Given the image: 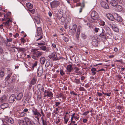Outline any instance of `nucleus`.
Wrapping results in <instances>:
<instances>
[{
  "label": "nucleus",
  "instance_id": "obj_1",
  "mask_svg": "<svg viewBox=\"0 0 125 125\" xmlns=\"http://www.w3.org/2000/svg\"><path fill=\"white\" fill-rule=\"evenodd\" d=\"M91 18L93 20H90L89 21L92 23H94L95 22H97L96 20H99L100 18L99 14L97 13L95 11H93L92 12L91 14Z\"/></svg>",
  "mask_w": 125,
  "mask_h": 125
},
{
  "label": "nucleus",
  "instance_id": "obj_2",
  "mask_svg": "<svg viewBox=\"0 0 125 125\" xmlns=\"http://www.w3.org/2000/svg\"><path fill=\"white\" fill-rule=\"evenodd\" d=\"M13 119L11 117H7L6 119H3L0 121V123H2L3 125H9V123L12 124L14 123Z\"/></svg>",
  "mask_w": 125,
  "mask_h": 125
},
{
  "label": "nucleus",
  "instance_id": "obj_3",
  "mask_svg": "<svg viewBox=\"0 0 125 125\" xmlns=\"http://www.w3.org/2000/svg\"><path fill=\"white\" fill-rule=\"evenodd\" d=\"M60 2L59 1L54 0L50 3L51 6L52 8H56L59 6Z\"/></svg>",
  "mask_w": 125,
  "mask_h": 125
},
{
  "label": "nucleus",
  "instance_id": "obj_4",
  "mask_svg": "<svg viewBox=\"0 0 125 125\" xmlns=\"http://www.w3.org/2000/svg\"><path fill=\"white\" fill-rule=\"evenodd\" d=\"M24 120L26 125H35L36 124L34 121H32L28 117H25Z\"/></svg>",
  "mask_w": 125,
  "mask_h": 125
},
{
  "label": "nucleus",
  "instance_id": "obj_5",
  "mask_svg": "<svg viewBox=\"0 0 125 125\" xmlns=\"http://www.w3.org/2000/svg\"><path fill=\"white\" fill-rule=\"evenodd\" d=\"M85 1L84 0H83L82 3L79 2L76 4V7L79 6L81 7V8L79 10L80 13L82 12L83 9L84 7L85 6Z\"/></svg>",
  "mask_w": 125,
  "mask_h": 125
},
{
  "label": "nucleus",
  "instance_id": "obj_6",
  "mask_svg": "<svg viewBox=\"0 0 125 125\" xmlns=\"http://www.w3.org/2000/svg\"><path fill=\"white\" fill-rule=\"evenodd\" d=\"M100 34L99 36L102 38L106 39V33L104 29L102 28L101 31L100 32Z\"/></svg>",
  "mask_w": 125,
  "mask_h": 125
},
{
  "label": "nucleus",
  "instance_id": "obj_7",
  "mask_svg": "<svg viewBox=\"0 0 125 125\" xmlns=\"http://www.w3.org/2000/svg\"><path fill=\"white\" fill-rule=\"evenodd\" d=\"M32 112L33 115L35 116H41L42 115L39 112L37 109H35L34 107H33L32 108Z\"/></svg>",
  "mask_w": 125,
  "mask_h": 125
},
{
  "label": "nucleus",
  "instance_id": "obj_8",
  "mask_svg": "<svg viewBox=\"0 0 125 125\" xmlns=\"http://www.w3.org/2000/svg\"><path fill=\"white\" fill-rule=\"evenodd\" d=\"M16 96L14 94H12L10 96L9 99V102L10 103H13L15 100Z\"/></svg>",
  "mask_w": 125,
  "mask_h": 125
},
{
  "label": "nucleus",
  "instance_id": "obj_9",
  "mask_svg": "<svg viewBox=\"0 0 125 125\" xmlns=\"http://www.w3.org/2000/svg\"><path fill=\"white\" fill-rule=\"evenodd\" d=\"M49 57L50 59H52L53 61H56L59 60L57 56V54L55 52L52 53L51 54L49 55Z\"/></svg>",
  "mask_w": 125,
  "mask_h": 125
},
{
  "label": "nucleus",
  "instance_id": "obj_10",
  "mask_svg": "<svg viewBox=\"0 0 125 125\" xmlns=\"http://www.w3.org/2000/svg\"><path fill=\"white\" fill-rule=\"evenodd\" d=\"M115 16V20L119 22H121L123 21V19L122 17L118 14L117 13L114 14Z\"/></svg>",
  "mask_w": 125,
  "mask_h": 125
},
{
  "label": "nucleus",
  "instance_id": "obj_11",
  "mask_svg": "<svg viewBox=\"0 0 125 125\" xmlns=\"http://www.w3.org/2000/svg\"><path fill=\"white\" fill-rule=\"evenodd\" d=\"M43 73V69L42 67H39L37 70V76L40 77L42 74Z\"/></svg>",
  "mask_w": 125,
  "mask_h": 125
},
{
  "label": "nucleus",
  "instance_id": "obj_12",
  "mask_svg": "<svg viewBox=\"0 0 125 125\" xmlns=\"http://www.w3.org/2000/svg\"><path fill=\"white\" fill-rule=\"evenodd\" d=\"M66 69L67 70V71H66V73L68 74H70V73L73 70L72 65L71 64H69L67 66Z\"/></svg>",
  "mask_w": 125,
  "mask_h": 125
},
{
  "label": "nucleus",
  "instance_id": "obj_13",
  "mask_svg": "<svg viewBox=\"0 0 125 125\" xmlns=\"http://www.w3.org/2000/svg\"><path fill=\"white\" fill-rule=\"evenodd\" d=\"M81 27L80 26H79L78 27L77 31L76 32V37L78 40H79V37L80 33V30H81Z\"/></svg>",
  "mask_w": 125,
  "mask_h": 125
},
{
  "label": "nucleus",
  "instance_id": "obj_14",
  "mask_svg": "<svg viewBox=\"0 0 125 125\" xmlns=\"http://www.w3.org/2000/svg\"><path fill=\"white\" fill-rule=\"evenodd\" d=\"M101 6L104 9H108L109 8L108 4L104 1H102L100 3Z\"/></svg>",
  "mask_w": 125,
  "mask_h": 125
},
{
  "label": "nucleus",
  "instance_id": "obj_15",
  "mask_svg": "<svg viewBox=\"0 0 125 125\" xmlns=\"http://www.w3.org/2000/svg\"><path fill=\"white\" fill-rule=\"evenodd\" d=\"M106 16L107 18L112 21H114L115 20L114 15L113 16L111 13H108L106 14Z\"/></svg>",
  "mask_w": 125,
  "mask_h": 125
},
{
  "label": "nucleus",
  "instance_id": "obj_16",
  "mask_svg": "<svg viewBox=\"0 0 125 125\" xmlns=\"http://www.w3.org/2000/svg\"><path fill=\"white\" fill-rule=\"evenodd\" d=\"M77 28V26L75 24H73L72 26H70L69 27V29L71 30L73 32V33H74L76 31Z\"/></svg>",
  "mask_w": 125,
  "mask_h": 125
},
{
  "label": "nucleus",
  "instance_id": "obj_17",
  "mask_svg": "<svg viewBox=\"0 0 125 125\" xmlns=\"http://www.w3.org/2000/svg\"><path fill=\"white\" fill-rule=\"evenodd\" d=\"M42 29L41 27H37L36 28L37 35L39 36L41 34H42Z\"/></svg>",
  "mask_w": 125,
  "mask_h": 125
},
{
  "label": "nucleus",
  "instance_id": "obj_18",
  "mask_svg": "<svg viewBox=\"0 0 125 125\" xmlns=\"http://www.w3.org/2000/svg\"><path fill=\"white\" fill-rule=\"evenodd\" d=\"M31 96L27 94L26 96H24L23 98V100H24V102L26 103V102H28L30 99Z\"/></svg>",
  "mask_w": 125,
  "mask_h": 125
},
{
  "label": "nucleus",
  "instance_id": "obj_19",
  "mask_svg": "<svg viewBox=\"0 0 125 125\" xmlns=\"http://www.w3.org/2000/svg\"><path fill=\"white\" fill-rule=\"evenodd\" d=\"M23 95V93L22 92L19 93L16 96V99L17 100H20L22 98Z\"/></svg>",
  "mask_w": 125,
  "mask_h": 125
},
{
  "label": "nucleus",
  "instance_id": "obj_20",
  "mask_svg": "<svg viewBox=\"0 0 125 125\" xmlns=\"http://www.w3.org/2000/svg\"><path fill=\"white\" fill-rule=\"evenodd\" d=\"M63 15V13L61 11L58 12L57 14V17L59 20L61 19Z\"/></svg>",
  "mask_w": 125,
  "mask_h": 125
},
{
  "label": "nucleus",
  "instance_id": "obj_21",
  "mask_svg": "<svg viewBox=\"0 0 125 125\" xmlns=\"http://www.w3.org/2000/svg\"><path fill=\"white\" fill-rule=\"evenodd\" d=\"M53 94L52 92L48 91H47L46 92V94H44V97H45L47 96L49 97H53Z\"/></svg>",
  "mask_w": 125,
  "mask_h": 125
},
{
  "label": "nucleus",
  "instance_id": "obj_22",
  "mask_svg": "<svg viewBox=\"0 0 125 125\" xmlns=\"http://www.w3.org/2000/svg\"><path fill=\"white\" fill-rule=\"evenodd\" d=\"M7 100V97L6 96L4 95H3L0 98V103L6 102Z\"/></svg>",
  "mask_w": 125,
  "mask_h": 125
},
{
  "label": "nucleus",
  "instance_id": "obj_23",
  "mask_svg": "<svg viewBox=\"0 0 125 125\" xmlns=\"http://www.w3.org/2000/svg\"><path fill=\"white\" fill-rule=\"evenodd\" d=\"M111 27L113 31L116 32H118L119 30L118 27L116 25L114 24L112 25Z\"/></svg>",
  "mask_w": 125,
  "mask_h": 125
},
{
  "label": "nucleus",
  "instance_id": "obj_24",
  "mask_svg": "<svg viewBox=\"0 0 125 125\" xmlns=\"http://www.w3.org/2000/svg\"><path fill=\"white\" fill-rule=\"evenodd\" d=\"M0 105V108L2 109H4L7 108L9 106V104L8 103L6 102Z\"/></svg>",
  "mask_w": 125,
  "mask_h": 125
},
{
  "label": "nucleus",
  "instance_id": "obj_25",
  "mask_svg": "<svg viewBox=\"0 0 125 125\" xmlns=\"http://www.w3.org/2000/svg\"><path fill=\"white\" fill-rule=\"evenodd\" d=\"M110 4L113 7H115L118 4L115 0H112L110 1Z\"/></svg>",
  "mask_w": 125,
  "mask_h": 125
},
{
  "label": "nucleus",
  "instance_id": "obj_26",
  "mask_svg": "<svg viewBox=\"0 0 125 125\" xmlns=\"http://www.w3.org/2000/svg\"><path fill=\"white\" fill-rule=\"evenodd\" d=\"M11 12H9L6 14H4V18L3 19H2V21L6 20L7 19H8V16L11 15Z\"/></svg>",
  "mask_w": 125,
  "mask_h": 125
},
{
  "label": "nucleus",
  "instance_id": "obj_27",
  "mask_svg": "<svg viewBox=\"0 0 125 125\" xmlns=\"http://www.w3.org/2000/svg\"><path fill=\"white\" fill-rule=\"evenodd\" d=\"M104 28L107 31V33L108 34H109V35H111L110 34H111V30L110 28L107 26H105L104 27Z\"/></svg>",
  "mask_w": 125,
  "mask_h": 125
},
{
  "label": "nucleus",
  "instance_id": "obj_28",
  "mask_svg": "<svg viewBox=\"0 0 125 125\" xmlns=\"http://www.w3.org/2000/svg\"><path fill=\"white\" fill-rule=\"evenodd\" d=\"M64 124H66L69 120V117L67 116L66 115H65L63 117Z\"/></svg>",
  "mask_w": 125,
  "mask_h": 125
},
{
  "label": "nucleus",
  "instance_id": "obj_29",
  "mask_svg": "<svg viewBox=\"0 0 125 125\" xmlns=\"http://www.w3.org/2000/svg\"><path fill=\"white\" fill-rule=\"evenodd\" d=\"M37 64V62L36 61L35 62L33 63H32L31 65H30V68L31 69L32 71L34 70L35 67H36Z\"/></svg>",
  "mask_w": 125,
  "mask_h": 125
},
{
  "label": "nucleus",
  "instance_id": "obj_30",
  "mask_svg": "<svg viewBox=\"0 0 125 125\" xmlns=\"http://www.w3.org/2000/svg\"><path fill=\"white\" fill-rule=\"evenodd\" d=\"M123 10V8L122 6L118 5L115 8V10L118 12H120Z\"/></svg>",
  "mask_w": 125,
  "mask_h": 125
},
{
  "label": "nucleus",
  "instance_id": "obj_31",
  "mask_svg": "<svg viewBox=\"0 0 125 125\" xmlns=\"http://www.w3.org/2000/svg\"><path fill=\"white\" fill-rule=\"evenodd\" d=\"M18 122L19 125H26L25 121L23 120H20Z\"/></svg>",
  "mask_w": 125,
  "mask_h": 125
},
{
  "label": "nucleus",
  "instance_id": "obj_32",
  "mask_svg": "<svg viewBox=\"0 0 125 125\" xmlns=\"http://www.w3.org/2000/svg\"><path fill=\"white\" fill-rule=\"evenodd\" d=\"M92 45L95 47L98 46V43L96 39H94L92 40Z\"/></svg>",
  "mask_w": 125,
  "mask_h": 125
},
{
  "label": "nucleus",
  "instance_id": "obj_33",
  "mask_svg": "<svg viewBox=\"0 0 125 125\" xmlns=\"http://www.w3.org/2000/svg\"><path fill=\"white\" fill-rule=\"evenodd\" d=\"M43 52L38 51L37 53L35 55L38 58H39L41 56L43 55Z\"/></svg>",
  "mask_w": 125,
  "mask_h": 125
},
{
  "label": "nucleus",
  "instance_id": "obj_34",
  "mask_svg": "<svg viewBox=\"0 0 125 125\" xmlns=\"http://www.w3.org/2000/svg\"><path fill=\"white\" fill-rule=\"evenodd\" d=\"M35 22L37 24L40 23V20L39 18L37 16H35L34 18Z\"/></svg>",
  "mask_w": 125,
  "mask_h": 125
},
{
  "label": "nucleus",
  "instance_id": "obj_35",
  "mask_svg": "<svg viewBox=\"0 0 125 125\" xmlns=\"http://www.w3.org/2000/svg\"><path fill=\"white\" fill-rule=\"evenodd\" d=\"M103 28L100 27V28H98L97 27H95L93 29L94 30L96 33L98 32H100V31H101L102 29Z\"/></svg>",
  "mask_w": 125,
  "mask_h": 125
},
{
  "label": "nucleus",
  "instance_id": "obj_36",
  "mask_svg": "<svg viewBox=\"0 0 125 125\" xmlns=\"http://www.w3.org/2000/svg\"><path fill=\"white\" fill-rule=\"evenodd\" d=\"M46 43L44 41H42L40 43H36V46H38V45H39V46L40 47V46H41L42 45H46Z\"/></svg>",
  "mask_w": 125,
  "mask_h": 125
},
{
  "label": "nucleus",
  "instance_id": "obj_37",
  "mask_svg": "<svg viewBox=\"0 0 125 125\" xmlns=\"http://www.w3.org/2000/svg\"><path fill=\"white\" fill-rule=\"evenodd\" d=\"M99 22V23L100 25L101 26H104L105 25V22L104 21L100 19L97 20Z\"/></svg>",
  "mask_w": 125,
  "mask_h": 125
},
{
  "label": "nucleus",
  "instance_id": "obj_38",
  "mask_svg": "<svg viewBox=\"0 0 125 125\" xmlns=\"http://www.w3.org/2000/svg\"><path fill=\"white\" fill-rule=\"evenodd\" d=\"M17 50L19 52H22L23 53L25 52L26 51L25 49L23 48L18 47Z\"/></svg>",
  "mask_w": 125,
  "mask_h": 125
},
{
  "label": "nucleus",
  "instance_id": "obj_39",
  "mask_svg": "<svg viewBox=\"0 0 125 125\" xmlns=\"http://www.w3.org/2000/svg\"><path fill=\"white\" fill-rule=\"evenodd\" d=\"M26 5L27 7L30 9H31L33 7L32 4L30 2L27 3L26 4Z\"/></svg>",
  "mask_w": 125,
  "mask_h": 125
},
{
  "label": "nucleus",
  "instance_id": "obj_40",
  "mask_svg": "<svg viewBox=\"0 0 125 125\" xmlns=\"http://www.w3.org/2000/svg\"><path fill=\"white\" fill-rule=\"evenodd\" d=\"M37 81V79L35 78H33L31 79L30 83L33 85L35 84Z\"/></svg>",
  "mask_w": 125,
  "mask_h": 125
},
{
  "label": "nucleus",
  "instance_id": "obj_41",
  "mask_svg": "<svg viewBox=\"0 0 125 125\" xmlns=\"http://www.w3.org/2000/svg\"><path fill=\"white\" fill-rule=\"evenodd\" d=\"M96 69L94 68L93 67L91 68V71L92 72V73L93 75H94L96 74Z\"/></svg>",
  "mask_w": 125,
  "mask_h": 125
},
{
  "label": "nucleus",
  "instance_id": "obj_42",
  "mask_svg": "<svg viewBox=\"0 0 125 125\" xmlns=\"http://www.w3.org/2000/svg\"><path fill=\"white\" fill-rule=\"evenodd\" d=\"M39 49L37 48H33L31 50V52L33 54L35 55Z\"/></svg>",
  "mask_w": 125,
  "mask_h": 125
},
{
  "label": "nucleus",
  "instance_id": "obj_43",
  "mask_svg": "<svg viewBox=\"0 0 125 125\" xmlns=\"http://www.w3.org/2000/svg\"><path fill=\"white\" fill-rule=\"evenodd\" d=\"M43 38V35L42 34H41L40 36L39 35L37 36H36V41H38L39 40H41Z\"/></svg>",
  "mask_w": 125,
  "mask_h": 125
},
{
  "label": "nucleus",
  "instance_id": "obj_44",
  "mask_svg": "<svg viewBox=\"0 0 125 125\" xmlns=\"http://www.w3.org/2000/svg\"><path fill=\"white\" fill-rule=\"evenodd\" d=\"M41 119L42 122V125H47V123L45 120H44V118L42 116L41 117Z\"/></svg>",
  "mask_w": 125,
  "mask_h": 125
},
{
  "label": "nucleus",
  "instance_id": "obj_45",
  "mask_svg": "<svg viewBox=\"0 0 125 125\" xmlns=\"http://www.w3.org/2000/svg\"><path fill=\"white\" fill-rule=\"evenodd\" d=\"M44 45H42L40 46L39 48L40 50L43 51H45L46 50L47 48L46 46Z\"/></svg>",
  "mask_w": 125,
  "mask_h": 125
},
{
  "label": "nucleus",
  "instance_id": "obj_46",
  "mask_svg": "<svg viewBox=\"0 0 125 125\" xmlns=\"http://www.w3.org/2000/svg\"><path fill=\"white\" fill-rule=\"evenodd\" d=\"M45 59L44 57H42L40 58V61L41 63L42 64H43L45 62Z\"/></svg>",
  "mask_w": 125,
  "mask_h": 125
},
{
  "label": "nucleus",
  "instance_id": "obj_47",
  "mask_svg": "<svg viewBox=\"0 0 125 125\" xmlns=\"http://www.w3.org/2000/svg\"><path fill=\"white\" fill-rule=\"evenodd\" d=\"M1 72H0V76L3 77L4 75V71L5 69L4 68H2L1 69Z\"/></svg>",
  "mask_w": 125,
  "mask_h": 125
},
{
  "label": "nucleus",
  "instance_id": "obj_48",
  "mask_svg": "<svg viewBox=\"0 0 125 125\" xmlns=\"http://www.w3.org/2000/svg\"><path fill=\"white\" fill-rule=\"evenodd\" d=\"M74 69H75V73L77 74H79L80 73V72L79 71L80 70L79 68L77 67H75L74 68Z\"/></svg>",
  "mask_w": 125,
  "mask_h": 125
},
{
  "label": "nucleus",
  "instance_id": "obj_49",
  "mask_svg": "<svg viewBox=\"0 0 125 125\" xmlns=\"http://www.w3.org/2000/svg\"><path fill=\"white\" fill-rule=\"evenodd\" d=\"M73 119L71 120V123L69 125H77V123H76V122L73 120Z\"/></svg>",
  "mask_w": 125,
  "mask_h": 125
},
{
  "label": "nucleus",
  "instance_id": "obj_50",
  "mask_svg": "<svg viewBox=\"0 0 125 125\" xmlns=\"http://www.w3.org/2000/svg\"><path fill=\"white\" fill-rule=\"evenodd\" d=\"M74 82L77 84H78L80 83V79H77L76 78H75L74 80Z\"/></svg>",
  "mask_w": 125,
  "mask_h": 125
},
{
  "label": "nucleus",
  "instance_id": "obj_51",
  "mask_svg": "<svg viewBox=\"0 0 125 125\" xmlns=\"http://www.w3.org/2000/svg\"><path fill=\"white\" fill-rule=\"evenodd\" d=\"M60 74L62 76H63L64 75L65 73L63 70L62 69H60Z\"/></svg>",
  "mask_w": 125,
  "mask_h": 125
},
{
  "label": "nucleus",
  "instance_id": "obj_52",
  "mask_svg": "<svg viewBox=\"0 0 125 125\" xmlns=\"http://www.w3.org/2000/svg\"><path fill=\"white\" fill-rule=\"evenodd\" d=\"M81 36L82 38L83 39H85L87 38V36L84 33H81Z\"/></svg>",
  "mask_w": 125,
  "mask_h": 125
},
{
  "label": "nucleus",
  "instance_id": "obj_53",
  "mask_svg": "<svg viewBox=\"0 0 125 125\" xmlns=\"http://www.w3.org/2000/svg\"><path fill=\"white\" fill-rule=\"evenodd\" d=\"M10 22H12V21L9 19L6 21L4 22L3 23L5 25H9V23Z\"/></svg>",
  "mask_w": 125,
  "mask_h": 125
},
{
  "label": "nucleus",
  "instance_id": "obj_54",
  "mask_svg": "<svg viewBox=\"0 0 125 125\" xmlns=\"http://www.w3.org/2000/svg\"><path fill=\"white\" fill-rule=\"evenodd\" d=\"M62 39L64 41L66 42H67L69 40V39L68 38L65 36H64L62 37Z\"/></svg>",
  "mask_w": 125,
  "mask_h": 125
},
{
  "label": "nucleus",
  "instance_id": "obj_55",
  "mask_svg": "<svg viewBox=\"0 0 125 125\" xmlns=\"http://www.w3.org/2000/svg\"><path fill=\"white\" fill-rule=\"evenodd\" d=\"M11 82L12 83H14L15 81L16 80L14 76H12L11 77Z\"/></svg>",
  "mask_w": 125,
  "mask_h": 125
},
{
  "label": "nucleus",
  "instance_id": "obj_56",
  "mask_svg": "<svg viewBox=\"0 0 125 125\" xmlns=\"http://www.w3.org/2000/svg\"><path fill=\"white\" fill-rule=\"evenodd\" d=\"M26 113H23V112L22 111V112L21 113H19V115L21 117H22L23 116H26Z\"/></svg>",
  "mask_w": 125,
  "mask_h": 125
},
{
  "label": "nucleus",
  "instance_id": "obj_57",
  "mask_svg": "<svg viewBox=\"0 0 125 125\" xmlns=\"http://www.w3.org/2000/svg\"><path fill=\"white\" fill-rule=\"evenodd\" d=\"M4 51L3 50L2 48H0V56H1L2 55L3 56L4 55Z\"/></svg>",
  "mask_w": 125,
  "mask_h": 125
},
{
  "label": "nucleus",
  "instance_id": "obj_58",
  "mask_svg": "<svg viewBox=\"0 0 125 125\" xmlns=\"http://www.w3.org/2000/svg\"><path fill=\"white\" fill-rule=\"evenodd\" d=\"M117 4H122L123 2V0H115Z\"/></svg>",
  "mask_w": 125,
  "mask_h": 125
},
{
  "label": "nucleus",
  "instance_id": "obj_59",
  "mask_svg": "<svg viewBox=\"0 0 125 125\" xmlns=\"http://www.w3.org/2000/svg\"><path fill=\"white\" fill-rule=\"evenodd\" d=\"M22 111L23 112V113H26V115H27V113L28 112V113H29V112H28V110L27 108L25 109Z\"/></svg>",
  "mask_w": 125,
  "mask_h": 125
},
{
  "label": "nucleus",
  "instance_id": "obj_60",
  "mask_svg": "<svg viewBox=\"0 0 125 125\" xmlns=\"http://www.w3.org/2000/svg\"><path fill=\"white\" fill-rule=\"evenodd\" d=\"M79 90L80 91H86V90L83 87L81 86L79 88Z\"/></svg>",
  "mask_w": 125,
  "mask_h": 125
},
{
  "label": "nucleus",
  "instance_id": "obj_61",
  "mask_svg": "<svg viewBox=\"0 0 125 125\" xmlns=\"http://www.w3.org/2000/svg\"><path fill=\"white\" fill-rule=\"evenodd\" d=\"M28 10L32 14H34L35 12V10L34 9L32 10L28 9Z\"/></svg>",
  "mask_w": 125,
  "mask_h": 125
},
{
  "label": "nucleus",
  "instance_id": "obj_62",
  "mask_svg": "<svg viewBox=\"0 0 125 125\" xmlns=\"http://www.w3.org/2000/svg\"><path fill=\"white\" fill-rule=\"evenodd\" d=\"M0 40H1V42H2L4 43H6V41L5 39H4L3 37H0Z\"/></svg>",
  "mask_w": 125,
  "mask_h": 125
},
{
  "label": "nucleus",
  "instance_id": "obj_63",
  "mask_svg": "<svg viewBox=\"0 0 125 125\" xmlns=\"http://www.w3.org/2000/svg\"><path fill=\"white\" fill-rule=\"evenodd\" d=\"M38 90L41 92H43L44 91V88L42 86L41 87V88H40V89H39Z\"/></svg>",
  "mask_w": 125,
  "mask_h": 125
},
{
  "label": "nucleus",
  "instance_id": "obj_64",
  "mask_svg": "<svg viewBox=\"0 0 125 125\" xmlns=\"http://www.w3.org/2000/svg\"><path fill=\"white\" fill-rule=\"evenodd\" d=\"M35 60H38V58L35 55H32L31 56Z\"/></svg>",
  "mask_w": 125,
  "mask_h": 125
}]
</instances>
